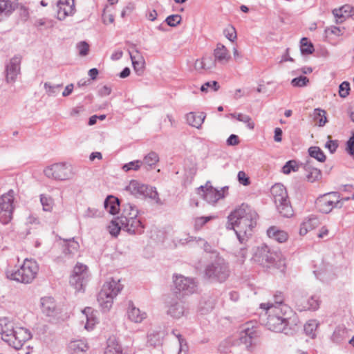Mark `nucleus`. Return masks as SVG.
<instances>
[{
    "label": "nucleus",
    "mask_w": 354,
    "mask_h": 354,
    "mask_svg": "<svg viewBox=\"0 0 354 354\" xmlns=\"http://www.w3.org/2000/svg\"><path fill=\"white\" fill-rule=\"evenodd\" d=\"M257 213L247 204L243 203L227 216L226 228L233 229L241 243L252 235L257 220Z\"/></svg>",
    "instance_id": "1"
},
{
    "label": "nucleus",
    "mask_w": 354,
    "mask_h": 354,
    "mask_svg": "<svg viewBox=\"0 0 354 354\" xmlns=\"http://www.w3.org/2000/svg\"><path fill=\"white\" fill-rule=\"evenodd\" d=\"M0 335L3 341L16 350L21 348L32 338L28 329L17 326L8 317L0 318Z\"/></svg>",
    "instance_id": "2"
},
{
    "label": "nucleus",
    "mask_w": 354,
    "mask_h": 354,
    "mask_svg": "<svg viewBox=\"0 0 354 354\" xmlns=\"http://www.w3.org/2000/svg\"><path fill=\"white\" fill-rule=\"evenodd\" d=\"M261 308L266 310L265 315L267 317L264 324L268 329L277 333L283 332L288 324L289 307L268 306Z\"/></svg>",
    "instance_id": "3"
},
{
    "label": "nucleus",
    "mask_w": 354,
    "mask_h": 354,
    "mask_svg": "<svg viewBox=\"0 0 354 354\" xmlns=\"http://www.w3.org/2000/svg\"><path fill=\"white\" fill-rule=\"evenodd\" d=\"M138 210L137 207L131 204L127 203L122 205L120 216L118 217L122 230L129 234H141L143 232L144 226L140 220L138 218Z\"/></svg>",
    "instance_id": "4"
},
{
    "label": "nucleus",
    "mask_w": 354,
    "mask_h": 354,
    "mask_svg": "<svg viewBox=\"0 0 354 354\" xmlns=\"http://www.w3.org/2000/svg\"><path fill=\"white\" fill-rule=\"evenodd\" d=\"M122 288L123 285L119 279L110 278L103 284L97 295V301L103 310L109 311L111 309L114 299Z\"/></svg>",
    "instance_id": "5"
},
{
    "label": "nucleus",
    "mask_w": 354,
    "mask_h": 354,
    "mask_svg": "<svg viewBox=\"0 0 354 354\" xmlns=\"http://www.w3.org/2000/svg\"><path fill=\"white\" fill-rule=\"evenodd\" d=\"M39 271V266L33 259H26L22 265L16 270L7 272V277L10 279L22 283H30L36 278Z\"/></svg>",
    "instance_id": "6"
},
{
    "label": "nucleus",
    "mask_w": 354,
    "mask_h": 354,
    "mask_svg": "<svg viewBox=\"0 0 354 354\" xmlns=\"http://www.w3.org/2000/svg\"><path fill=\"white\" fill-rule=\"evenodd\" d=\"M270 192L279 213L283 217L292 216L293 209L286 187L281 183H276L271 187Z\"/></svg>",
    "instance_id": "7"
},
{
    "label": "nucleus",
    "mask_w": 354,
    "mask_h": 354,
    "mask_svg": "<svg viewBox=\"0 0 354 354\" xmlns=\"http://www.w3.org/2000/svg\"><path fill=\"white\" fill-rule=\"evenodd\" d=\"M230 268L224 259L216 257L205 268V275L212 281L223 282L230 276Z\"/></svg>",
    "instance_id": "8"
},
{
    "label": "nucleus",
    "mask_w": 354,
    "mask_h": 354,
    "mask_svg": "<svg viewBox=\"0 0 354 354\" xmlns=\"http://www.w3.org/2000/svg\"><path fill=\"white\" fill-rule=\"evenodd\" d=\"M44 174L48 178L64 181L72 179L75 171L71 165L59 162L46 167Z\"/></svg>",
    "instance_id": "9"
},
{
    "label": "nucleus",
    "mask_w": 354,
    "mask_h": 354,
    "mask_svg": "<svg viewBox=\"0 0 354 354\" xmlns=\"http://www.w3.org/2000/svg\"><path fill=\"white\" fill-rule=\"evenodd\" d=\"M317 210L323 214H328L335 208H342L340 194L331 192L319 196L315 201Z\"/></svg>",
    "instance_id": "10"
},
{
    "label": "nucleus",
    "mask_w": 354,
    "mask_h": 354,
    "mask_svg": "<svg viewBox=\"0 0 354 354\" xmlns=\"http://www.w3.org/2000/svg\"><path fill=\"white\" fill-rule=\"evenodd\" d=\"M15 192L12 189L0 197V222L8 224L12 218Z\"/></svg>",
    "instance_id": "11"
},
{
    "label": "nucleus",
    "mask_w": 354,
    "mask_h": 354,
    "mask_svg": "<svg viewBox=\"0 0 354 354\" xmlns=\"http://www.w3.org/2000/svg\"><path fill=\"white\" fill-rule=\"evenodd\" d=\"M89 278L88 268L86 265L77 263L73 268L70 278V284L76 291H84Z\"/></svg>",
    "instance_id": "12"
},
{
    "label": "nucleus",
    "mask_w": 354,
    "mask_h": 354,
    "mask_svg": "<svg viewBox=\"0 0 354 354\" xmlns=\"http://www.w3.org/2000/svg\"><path fill=\"white\" fill-rule=\"evenodd\" d=\"M277 258H279V253L271 250L266 245L258 247L253 256L255 262L266 268L272 266Z\"/></svg>",
    "instance_id": "13"
},
{
    "label": "nucleus",
    "mask_w": 354,
    "mask_h": 354,
    "mask_svg": "<svg viewBox=\"0 0 354 354\" xmlns=\"http://www.w3.org/2000/svg\"><path fill=\"white\" fill-rule=\"evenodd\" d=\"M22 56L19 54L14 55L5 64L6 82L8 84L15 83L21 74V63Z\"/></svg>",
    "instance_id": "14"
},
{
    "label": "nucleus",
    "mask_w": 354,
    "mask_h": 354,
    "mask_svg": "<svg viewBox=\"0 0 354 354\" xmlns=\"http://www.w3.org/2000/svg\"><path fill=\"white\" fill-rule=\"evenodd\" d=\"M126 190L136 197L148 196L152 199L158 198V194L153 187H149L136 180L130 181L126 187Z\"/></svg>",
    "instance_id": "15"
},
{
    "label": "nucleus",
    "mask_w": 354,
    "mask_h": 354,
    "mask_svg": "<svg viewBox=\"0 0 354 354\" xmlns=\"http://www.w3.org/2000/svg\"><path fill=\"white\" fill-rule=\"evenodd\" d=\"M174 283L176 292L183 295H189L194 293L197 290V283L193 278L186 277L183 275H176Z\"/></svg>",
    "instance_id": "16"
},
{
    "label": "nucleus",
    "mask_w": 354,
    "mask_h": 354,
    "mask_svg": "<svg viewBox=\"0 0 354 354\" xmlns=\"http://www.w3.org/2000/svg\"><path fill=\"white\" fill-rule=\"evenodd\" d=\"M295 302L300 311L315 310L319 308L320 301L317 296L305 298L302 294H297L295 297Z\"/></svg>",
    "instance_id": "17"
},
{
    "label": "nucleus",
    "mask_w": 354,
    "mask_h": 354,
    "mask_svg": "<svg viewBox=\"0 0 354 354\" xmlns=\"http://www.w3.org/2000/svg\"><path fill=\"white\" fill-rule=\"evenodd\" d=\"M203 192L204 199L209 203L214 204L219 199L224 197L223 189L218 190L214 188L209 182H207L205 186L198 188V194Z\"/></svg>",
    "instance_id": "18"
},
{
    "label": "nucleus",
    "mask_w": 354,
    "mask_h": 354,
    "mask_svg": "<svg viewBox=\"0 0 354 354\" xmlns=\"http://www.w3.org/2000/svg\"><path fill=\"white\" fill-rule=\"evenodd\" d=\"M256 336V328L252 323H246L239 334V344H244L249 349L252 344V339Z\"/></svg>",
    "instance_id": "19"
},
{
    "label": "nucleus",
    "mask_w": 354,
    "mask_h": 354,
    "mask_svg": "<svg viewBox=\"0 0 354 354\" xmlns=\"http://www.w3.org/2000/svg\"><path fill=\"white\" fill-rule=\"evenodd\" d=\"M75 12V0H59L57 3V18L64 20Z\"/></svg>",
    "instance_id": "20"
},
{
    "label": "nucleus",
    "mask_w": 354,
    "mask_h": 354,
    "mask_svg": "<svg viewBox=\"0 0 354 354\" xmlns=\"http://www.w3.org/2000/svg\"><path fill=\"white\" fill-rule=\"evenodd\" d=\"M41 310L46 316L55 317L58 314V309L55 299L50 297H43L41 299Z\"/></svg>",
    "instance_id": "21"
},
{
    "label": "nucleus",
    "mask_w": 354,
    "mask_h": 354,
    "mask_svg": "<svg viewBox=\"0 0 354 354\" xmlns=\"http://www.w3.org/2000/svg\"><path fill=\"white\" fill-rule=\"evenodd\" d=\"M333 14L335 18L341 19L340 22L346 20L354 21V8L348 4H346L339 8L333 10Z\"/></svg>",
    "instance_id": "22"
},
{
    "label": "nucleus",
    "mask_w": 354,
    "mask_h": 354,
    "mask_svg": "<svg viewBox=\"0 0 354 354\" xmlns=\"http://www.w3.org/2000/svg\"><path fill=\"white\" fill-rule=\"evenodd\" d=\"M304 169L307 172L306 178L308 181L314 183L322 178V172L319 169L313 166V161L310 158L304 163Z\"/></svg>",
    "instance_id": "23"
},
{
    "label": "nucleus",
    "mask_w": 354,
    "mask_h": 354,
    "mask_svg": "<svg viewBox=\"0 0 354 354\" xmlns=\"http://www.w3.org/2000/svg\"><path fill=\"white\" fill-rule=\"evenodd\" d=\"M186 308L181 301L172 300L169 305L167 313L174 318H180L185 314Z\"/></svg>",
    "instance_id": "24"
},
{
    "label": "nucleus",
    "mask_w": 354,
    "mask_h": 354,
    "mask_svg": "<svg viewBox=\"0 0 354 354\" xmlns=\"http://www.w3.org/2000/svg\"><path fill=\"white\" fill-rule=\"evenodd\" d=\"M214 57L216 62L225 64L230 61L231 56L227 48L219 43L214 50Z\"/></svg>",
    "instance_id": "25"
},
{
    "label": "nucleus",
    "mask_w": 354,
    "mask_h": 354,
    "mask_svg": "<svg viewBox=\"0 0 354 354\" xmlns=\"http://www.w3.org/2000/svg\"><path fill=\"white\" fill-rule=\"evenodd\" d=\"M129 53L130 55V57L132 61L134 70L137 73L142 72L145 67V62L143 57L136 48L135 46H132V50H129Z\"/></svg>",
    "instance_id": "26"
},
{
    "label": "nucleus",
    "mask_w": 354,
    "mask_h": 354,
    "mask_svg": "<svg viewBox=\"0 0 354 354\" xmlns=\"http://www.w3.org/2000/svg\"><path fill=\"white\" fill-rule=\"evenodd\" d=\"M127 315L128 318L135 323H140L147 317V313L136 308L132 302L129 304Z\"/></svg>",
    "instance_id": "27"
},
{
    "label": "nucleus",
    "mask_w": 354,
    "mask_h": 354,
    "mask_svg": "<svg viewBox=\"0 0 354 354\" xmlns=\"http://www.w3.org/2000/svg\"><path fill=\"white\" fill-rule=\"evenodd\" d=\"M267 234L269 238L281 243H285L288 239V234L275 226L270 227L267 230Z\"/></svg>",
    "instance_id": "28"
},
{
    "label": "nucleus",
    "mask_w": 354,
    "mask_h": 354,
    "mask_svg": "<svg viewBox=\"0 0 354 354\" xmlns=\"http://www.w3.org/2000/svg\"><path fill=\"white\" fill-rule=\"evenodd\" d=\"M205 117L206 115L203 112H190L186 115V120L190 126L196 129H200L204 122Z\"/></svg>",
    "instance_id": "29"
},
{
    "label": "nucleus",
    "mask_w": 354,
    "mask_h": 354,
    "mask_svg": "<svg viewBox=\"0 0 354 354\" xmlns=\"http://www.w3.org/2000/svg\"><path fill=\"white\" fill-rule=\"evenodd\" d=\"M319 225V221L316 216H310L304 219L300 226L299 234L301 236L306 235L308 232L313 230Z\"/></svg>",
    "instance_id": "30"
},
{
    "label": "nucleus",
    "mask_w": 354,
    "mask_h": 354,
    "mask_svg": "<svg viewBox=\"0 0 354 354\" xmlns=\"http://www.w3.org/2000/svg\"><path fill=\"white\" fill-rule=\"evenodd\" d=\"M88 348L87 344L82 339L72 341L68 345L71 354H84Z\"/></svg>",
    "instance_id": "31"
},
{
    "label": "nucleus",
    "mask_w": 354,
    "mask_h": 354,
    "mask_svg": "<svg viewBox=\"0 0 354 354\" xmlns=\"http://www.w3.org/2000/svg\"><path fill=\"white\" fill-rule=\"evenodd\" d=\"M105 209L111 214H115L119 211L120 202L118 198L109 196L104 202Z\"/></svg>",
    "instance_id": "32"
},
{
    "label": "nucleus",
    "mask_w": 354,
    "mask_h": 354,
    "mask_svg": "<svg viewBox=\"0 0 354 354\" xmlns=\"http://www.w3.org/2000/svg\"><path fill=\"white\" fill-rule=\"evenodd\" d=\"M104 354H124L121 346L115 337H110L108 339Z\"/></svg>",
    "instance_id": "33"
},
{
    "label": "nucleus",
    "mask_w": 354,
    "mask_h": 354,
    "mask_svg": "<svg viewBox=\"0 0 354 354\" xmlns=\"http://www.w3.org/2000/svg\"><path fill=\"white\" fill-rule=\"evenodd\" d=\"M79 248L78 242L75 241L74 239H69L65 241L63 252L66 256L71 257L77 252Z\"/></svg>",
    "instance_id": "34"
},
{
    "label": "nucleus",
    "mask_w": 354,
    "mask_h": 354,
    "mask_svg": "<svg viewBox=\"0 0 354 354\" xmlns=\"http://www.w3.org/2000/svg\"><path fill=\"white\" fill-rule=\"evenodd\" d=\"M319 326V322L316 319L308 320L304 326L306 335L311 339L317 337V330Z\"/></svg>",
    "instance_id": "35"
},
{
    "label": "nucleus",
    "mask_w": 354,
    "mask_h": 354,
    "mask_svg": "<svg viewBox=\"0 0 354 354\" xmlns=\"http://www.w3.org/2000/svg\"><path fill=\"white\" fill-rule=\"evenodd\" d=\"M83 314L85 315L86 322L84 326V328L89 330H92L97 323V319L95 316L93 315V312L91 308L87 307L84 309L82 311Z\"/></svg>",
    "instance_id": "36"
},
{
    "label": "nucleus",
    "mask_w": 354,
    "mask_h": 354,
    "mask_svg": "<svg viewBox=\"0 0 354 354\" xmlns=\"http://www.w3.org/2000/svg\"><path fill=\"white\" fill-rule=\"evenodd\" d=\"M15 10V3L12 0H0V16L10 15Z\"/></svg>",
    "instance_id": "37"
},
{
    "label": "nucleus",
    "mask_w": 354,
    "mask_h": 354,
    "mask_svg": "<svg viewBox=\"0 0 354 354\" xmlns=\"http://www.w3.org/2000/svg\"><path fill=\"white\" fill-rule=\"evenodd\" d=\"M313 117L319 127H324L327 122L326 112L323 109H315Z\"/></svg>",
    "instance_id": "38"
},
{
    "label": "nucleus",
    "mask_w": 354,
    "mask_h": 354,
    "mask_svg": "<svg viewBox=\"0 0 354 354\" xmlns=\"http://www.w3.org/2000/svg\"><path fill=\"white\" fill-rule=\"evenodd\" d=\"M159 160L158 154L153 151L148 153L145 158L142 164L145 165L147 169L152 168Z\"/></svg>",
    "instance_id": "39"
},
{
    "label": "nucleus",
    "mask_w": 354,
    "mask_h": 354,
    "mask_svg": "<svg viewBox=\"0 0 354 354\" xmlns=\"http://www.w3.org/2000/svg\"><path fill=\"white\" fill-rule=\"evenodd\" d=\"M308 153L310 158H315L319 162H323L326 160V156L322 150L318 147H310L308 149Z\"/></svg>",
    "instance_id": "40"
},
{
    "label": "nucleus",
    "mask_w": 354,
    "mask_h": 354,
    "mask_svg": "<svg viewBox=\"0 0 354 354\" xmlns=\"http://www.w3.org/2000/svg\"><path fill=\"white\" fill-rule=\"evenodd\" d=\"M231 116L236 118L237 120L246 124L247 127L250 129H253L254 128V122L249 115L243 113H232Z\"/></svg>",
    "instance_id": "41"
},
{
    "label": "nucleus",
    "mask_w": 354,
    "mask_h": 354,
    "mask_svg": "<svg viewBox=\"0 0 354 354\" xmlns=\"http://www.w3.org/2000/svg\"><path fill=\"white\" fill-rule=\"evenodd\" d=\"M300 50L301 54L309 55L314 51L313 44L308 41V38L303 37L300 41Z\"/></svg>",
    "instance_id": "42"
},
{
    "label": "nucleus",
    "mask_w": 354,
    "mask_h": 354,
    "mask_svg": "<svg viewBox=\"0 0 354 354\" xmlns=\"http://www.w3.org/2000/svg\"><path fill=\"white\" fill-rule=\"evenodd\" d=\"M44 89L46 91V94L48 96L55 97L56 96L60 91V88L62 86V84H51L49 82H46L44 85Z\"/></svg>",
    "instance_id": "43"
},
{
    "label": "nucleus",
    "mask_w": 354,
    "mask_h": 354,
    "mask_svg": "<svg viewBox=\"0 0 354 354\" xmlns=\"http://www.w3.org/2000/svg\"><path fill=\"white\" fill-rule=\"evenodd\" d=\"M346 337V331L345 328L338 327L337 328L331 337L332 340L336 343H340Z\"/></svg>",
    "instance_id": "44"
},
{
    "label": "nucleus",
    "mask_w": 354,
    "mask_h": 354,
    "mask_svg": "<svg viewBox=\"0 0 354 354\" xmlns=\"http://www.w3.org/2000/svg\"><path fill=\"white\" fill-rule=\"evenodd\" d=\"M40 202L44 211L50 212L53 209V199L50 196L41 194L40 196Z\"/></svg>",
    "instance_id": "45"
},
{
    "label": "nucleus",
    "mask_w": 354,
    "mask_h": 354,
    "mask_svg": "<svg viewBox=\"0 0 354 354\" xmlns=\"http://www.w3.org/2000/svg\"><path fill=\"white\" fill-rule=\"evenodd\" d=\"M108 230L109 233L113 236H117L119 234L120 230H122V225H120L118 218L110 223Z\"/></svg>",
    "instance_id": "46"
},
{
    "label": "nucleus",
    "mask_w": 354,
    "mask_h": 354,
    "mask_svg": "<svg viewBox=\"0 0 354 354\" xmlns=\"http://www.w3.org/2000/svg\"><path fill=\"white\" fill-rule=\"evenodd\" d=\"M274 304L268 302V303H263L261 304L260 306L261 308H267L268 306H287L286 305L283 304V297L282 294L280 292L279 294H277L274 295Z\"/></svg>",
    "instance_id": "47"
},
{
    "label": "nucleus",
    "mask_w": 354,
    "mask_h": 354,
    "mask_svg": "<svg viewBox=\"0 0 354 354\" xmlns=\"http://www.w3.org/2000/svg\"><path fill=\"white\" fill-rule=\"evenodd\" d=\"M203 66H205V71H209L216 67V61L212 56L209 55H205L203 57Z\"/></svg>",
    "instance_id": "48"
},
{
    "label": "nucleus",
    "mask_w": 354,
    "mask_h": 354,
    "mask_svg": "<svg viewBox=\"0 0 354 354\" xmlns=\"http://www.w3.org/2000/svg\"><path fill=\"white\" fill-rule=\"evenodd\" d=\"M223 34L225 37L231 41H234L237 37L236 29L231 24H228L223 30Z\"/></svg>",
    "instance_id": "49"
},
{
    "label": "nucleus",
    "mask_w": 354,
    "mask_h": 354,
    "mask_svg": "<svg viewBox=\"0 0 354 354\" xmlns=\"http://www.w3.org/2000/svg\"><path fill=\"white\" fill-rule=\"evenodd\" d=\"M213 216H201L197 217L194 219V227L196 230H199L208 221L212 220Z\"/></svg>",
    "instance_id": "50"
},
{
    "label": "nucleus",
    "mask_w": 354,
    "mask_h": 354,
    "mask_svg": "<svg viewBox=\"0 0 354 354\" xmlns=\"http://www.w3.org/2000/svg\"><path fill=\"white\" fill-rule=\"evenodd\" d=\"M299 169L298 165L295 160H289L282 167V171L285 174H289L291 171H297Z\"/></svg>",
    "instance_id": "51"
},
{
    "label": "nucleus",
    "mask_w": 354,
    "mask_h": 354,
    "mask_svg": "<svg viewBox=\"0 0 354 354\" xmlns=\"http://www.w3.org/2000/svg\"><path fill=\"white\" fill-rule=\"evenodd\" d=\"M220 86L216 81H210L204 83L201 87L202 92H207L208 91H216L219 89Z\"/></svg>",
    "instance_id": "52"
},
{
    "label": "nucleus",
    "mask_w": 354,
    "mask_h": 354,
    "mask_svg": "<svg viewBox=\"0 0 354 354\" xmlns=\"http://www.w3.org/2000/svg\"><path fill=\"white\" fill-rule=\"evenodd\" d=\"M141 165H142V162H140V160L131 161L127 164H124L122 166V169L124 171H129L130 170L137 171L140 169Z\"/></svg>",
    "instance_id": "53"
},
{
    "label": "nucleus",
    "mask_w": 354,
    "mask_h": 354,
    "mask_svg": "<svg viewBox=\"0 0 354 354\" xmlns=\"http://www.w3.org/2000/svg\"><path fill=\"white\" fill-rule=\"evenodd\" d=\"M309 80L306 76H300L292 80L291 84L295 87H302L307 84Z\"/></svg>",
    "instance_id": "54"
},
{
    "label": "nucleus",
    "mask_w": 354,
    "mask_h": 354,
    "mask_svg": "<svg viewBox=\"0 0 354 354\" xmlns=\"http://www.w3.org/2000/svg\"><path fill=\"white\" fill-rule=\"evenodd\" d=\"M179 343V353L178 354H186L188 351V346L186 340L182 337L180 334L176 335Z\"/></svg>",
    "instance_id": "55"
},
{
    "label": "nucleus",
    "mask_w": 354,
    "mask_h": 354,
    "mask_svg": "<svg viewBox=\"0 0 354 354\" xmlns=\"http://www.w3.org/2000/svg\"><path fill=\"white\" fill-rule=\"evenodd\" d=\"M339 95L341 97L345 98L349 94L350 84L348 82H343L339 86Z\"/></svg>",
    "instance_id": "56"
},
{
    "label": "nucleus",
    "mask_w": 354,
    "mask_h": 354,
    "mask_svg": "<svg viewBox=\"0 0 354 354\" xmlns=\"http://www.w3.org/2000/svg\"><path fill=\"white\" fill-rule=\"evenodd\" d=\"M17 11L18 15L20 17L21 20L27 21L29 17V10L28 9L22 5L17 6Z\"/></svg>",
    "instance_id": "57"
},
{
    "label": "nucleus",
    "mask_w": 354,
    "mask_h": 354,
    "mask_svg": "<svg viewBox=\"0 0 354 354\" xmlns=\"http://www.w3.org/2000/svg\"><path fill=\"white\" fill-rule=\"evenodd\" d=\"M102 213L95 207H88L84 213L85 218H95L101 216Z\"/></svg>",
    "instance_id": "58"
},
{
    "label": "nucleus",
    "mask_w": 354,
    "mask_h": 354,
    "mask_svg": "<svg viewBox=\"0 0 354 354\" xmlns=\"http://www.w3.org/2000/svg\"><path fill=\"white\" fill-rule=\"evenodd\" d=\"M79 54L81 56H86L89 51V45L86 41H80L77 44Z\"/></svg>",
    "instance_id": "59"
},
{
    "label": "nucleus",
    "mask_w": 354,
    "mask_h": 354,
    "mask_svg": "<svg viewBox=\"0 0 354 354\" xmlns=\"http://www.w3.org/2000/svg\"><path fill=\"white\" fill-rule=\"evenodd\" d=\"M325 32L328 36H339L343 33V30L335 26H330V27L326 28Z\"/></svg>",
    "instance_id": "60"
},
{
    "label": "nucleus",
    "mask_w": 354,
    "mask_h": 354,
    "mask_svg": "<svg viewBox=\"0 0 354 354\" xmlns=\"http://www.w3.org/2000/svg\"><path fill=\"white\" fill-rule=\"evenodd\" d=\"M272 266H275L277 268L280 270L281 272H284L286 266V261L285 259L281 257L279 253V258L277 259Z\"/></svg>",
    "instance_id": "61"
},
{
    "label": "nucleus",
    "mask_w": 354,
    "mask_h": 354,
    "mask_svg": "<svg viewBox=\"0 0 354 354\" xmlns=\"http://www.w3.org/2000/svg\"><path fill=\"white\" fill-rule=\"evenodd\" d=\"M237 178L239 182L245 186L249 185L250 183L249 178L243 171H239Z\"/></svg>",
    "instance_id": "62"
},
{
    "label": "nucleus",
    "mask_w": 354,
    "mask_h": 354,
    "mask_svg": "<svg viewBox=\"0 0 354 354\" xmlns=\"http://www.w3.org/2000/svg\"><path fill=\"white\" fill-rule=\"evenodd\" d=\"M346 149L351 156H354V135L347 141Z\"/></svg>",
    "instance_id": "63"
},
{
    "label": "nucleus",
    "mask_w": 354,
    "mask_h": 354,
    "mask_svg": "<svg viewBox=\"0 0 354 354\" xmlns=\"http://www.w3.org/2000/svg\"><path fill=\"white\" fill-rule=\"evenodd\" d=\"M135 9V4L132 2L129 3L126 7L122 11L121 15L122 17H124L126 15L131 14L133 10Z\"/></svg>",
    "instance_id": "64"
}]
</instances>
